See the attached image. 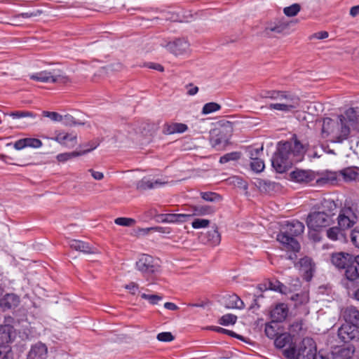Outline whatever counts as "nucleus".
Here are the masks:
<instances>
[{
  "label": "nucleus",
  "instance_id": "nucleus-33",
  "mask_svg": "<svg viewBox=\"0 0 359 359\" xmlns=\"http://www.w3.org/2000/svg\"><path fill=\"white\" fill-rule=\"evenodd\" d=\"M200 195L204 201L208 202H218L222 200L221 196L215 192H201Z\"/></svg>",
  "mask_w": 359,
  "mask_h": 359
},
{
  "label": "nucleus",
  "instance_id": "nucleus-43",
  "mask_svg": "<svg viewBox=\"0 0 359 359\" xmlns=\"http://www.w3.org/2000/svg\"><path fill=\"white\" fill-rule=\"evenodd\" d=\"M0 359H13V354L8 346H0Z\"/></svg>",
  "mask_w": 359,
  "mask_h": 359
},
{
  "label": "nucleus",
  "instance_id": "nucleus-21",
  "mask_svg": "<svg viewBox=\"0 0 359 359\" xmlns=\"http://www.w3.org/2000/svg\"><path fill=\"white\" fill-rule=\"evenodd\" d=\"M168 49L175 55H182L185 53L189 48V43L185 39H177L168 44Z\"/></svg>",
  "mask_w": 359,
  "mask_h": 359
},
{
  "label": "nucleus",
  "instance_id": "nucleus-35",
  "mask_svg": "<svg viewBox=\"0 0 359 359\" xmlns=\"http://www.w3.org/2000/svg\"><path fill=\"white\" fill-rule=\"evenodd\" d=\"M341 231L342 229L339 226H333L327 230V236L330 239L337 241L339 239V236H342Z\"/></svg>",
  "mask_w": 359,
  "mask_h": 359
},
{
  "label": "nucleus",
  "instance_id": "nucleus-36",
  "mask_svg": "<svg viewBox=\"0 0 359 359\" xmlns=\"http://www.w3.org/2000/svg\"><path fill=\"white\" fill-rule=\"evenodd\" d=\"M208 241L214 245H217L220 243L221 236L217 229H213L208 233Z\"/></svg>",
  "mask_w": 359,
  "mask_h": 359
},
{
  "label": "nucleus",
  "instance_id": "nucleus-14",
  "mask_svg": "<svg viewBox=\"0 0 359 359\" xmlns=\"http://www.w3.org/2000/svg\"><path fill=\"white\" fill-rule=\"evenodd\" d=\"M353 256L347 252H339L332 254L331 262L338 269H344L353 260Z\"/></svg>",
  "mask_w": 359,
  "mask_h": 359
},
{
  "label": "nucleus",
  "instance_id": "nucleus-6",
  "mask_svg": "<svg viewBox=\"0 0 359 359\" xmlns=\"http://www.w3.org/2000/svg\"><path fill=\"white\" fill-rule=\"evenodd\" d=\"M285 354L287 359H325L322 355H316V344L310 337L302 339L298 346V351L290 349L286 351Z\"/></svg>",
  "mask_w": 359,
  "mask_h": 359
},
{
  "label": "nucleus",
  "instance_id": "nucleus-52",
  "mask_svg": "<svg viewBox=\"0 0 359 359\" xmlns=\"http://www.w3.org/2000/svg\"><path fill=\"white\" fill-rule=\"evenodd\" d=\"M351 241L355 248H359V226L351 231Z\"/></svg>",
  "mask_w": 359,
  "mask_h": 359
},
{
  "label": "nucleus",
  "instance_id": "nucleus-16",
  "mask_svg": "<svg viewBox=\"0 0 359 359\" xmlns=\"http://www.w3.org/2000/svg\"><path fill=\"white\" fill-rule=\"evenodd\" d=\"M341 315L346 323H350L359 327V310L353 306H347L342 310Z\"/></svg>",
  "mask_w": 359,
  "mask_h": 359
},
{
  "label": "nucleus",
  "instance_id": "nucleus-53",
  "mask_svg": "<svg viewBox=\"0 0 359 359\" xmlns=\"http://www.w3.org/2000/svg\"><path fill=\"white\" fill-rule=\"evenodd\" d=\"M157 339L161 341L169 342L174 339V337L171 332H161L157 335Z\"/></svg>",
  "mask_w": 359,
  "mask_h": 359
},
{
  "label": "nucleus",
  "instance_id": "nucleus-55",
  "mask_svg": "<svg viewBox=\"0 0 359 359\" xmlns=\"http://www.w3.org/2000/svg\"><path fill=\"white\" fill-rule=\"evenodd\" d=\"M27 147L39 148L42 146V142L36 138H25Z\"/></svg>",
  "mask_w": 359,
  "mask_h": 359
},
{
  "label": "nucleus",
  "instance_id": "nucleus-42",
  "mask_svg": "<svg viewBox=\"0 0 359 359\" xmlns=\"http://www.w3.org/2000/svg\"><path fill=\"white\" fill-rule=\"evenodd\" d=\"M116 224L123 226H132L135 224V220L128 217H118L115 219Z\"/></svg>",
  "mask_w": 359,
  "mask_h": 359
},
{
  "label": "nucleus",
  "instance_id": "nucleus-61",
  "mask_svg": "<svg viewBox=\"0 0 359 359\" xmlns=\"http://www.w3.org/2000/svg\"><path fill=\"white\" fill-rule=\"evenodd\" d=\"M328 37V32L323 31L313 34L311 39H324Z\"/></svg>",
  "mask_w": 359,
  "mask_h": 359
},
{
  "label": "nucleus",
  "instance_id": "nucleus-2",
  "mask_svg": "<svg viewBox=\"0 0 359 359\" xmlns=\"http://www.w3.org/2000/svg\"><path fill=\"white\" fill-rule=\"evenodd\" d=\"M306 146L294 136L290 141L278 144V151L274 154L271 163L280 173L285 172L293 163L303 160L306 153Z\"/></svg>",
  "mask_w": 359,
  "mask_h": 359
},
{
  "label": "nucleus",
  "instance_id": "nucleus-58",
  "mask_svg": "<svg viewBox=\"0 0 359 359\" xmlns=\"http://www.w3.org/2000/svg\"><path fill=\"white\" fill-rule=\"evenodd\" d=\"M63 123L67 126H73V125H81L82 123L78 122L75 121L74 118L71 115H65L62 117Z\"/></svg>",
  "mask_w": 359,
  "mask_h": 359
},
{
  "label": "nucleus",
  "instance_id": "nucleus-32",
  "mask_svg": "<svg viewBox=\"0 0 359 359\" xmlns=\"http://www.w3.org/2000/svg\"><path fill=\"white\" fill-rule=\"evenodd\" d=\"M187 129L188 127L186 124L175 123L167 126L165 131L168 134H174L176 133H182L185 132Z\"/></svg>",
  "mask_w": 359,
  "mask_h": 359
},
{
  "label": "nucleus",
  "instance_id": "nucleus-48",
  "mask_svg": "<svg viewBox=\"0 0 359 359\" xmlns=\"http://www.w3.org/2000/svg\"><path fill=\"white\" fill-rule=\"evenodd\" d=\"M209 224L210 220L206 219H196L191 223V226L194 229L206 228Z\"/></svg>",
  "mask_w": 359,
  "mask_h": 359
},
{
  "label": "nucleus",
  "instance_id": "nucleus-25",
  "mask_svg": "<svg viewBox=\"0 0 359 359\" xmlns=\"http://www.w3.org/2000/svg\"><path fill=\"white\" fill-rule=\"evenodd\" d=\"M0 335L4 342L9 343L14 340L15 337V330L10 325H2L0 326Z\"/></svg>",
  "mask_w": 359,
  "mask_h": 359
},
{
  "label": "nucleus",
  "instance_id": "nucleus-29",
  "mask_svg": "<svg viewBox=\"0 0 359 359\" xmlns=\"http://www.w3.org/2000/svg\"><path fill=\"white\" fill-rule=\"evenodd\" d=\"M339 175H341L344 180L347 182L355 180L359 176V173L353 168H347L340 170Z\"/></svg>",
  "mask_w": 359,
  "mask_h": 359
},
{
  "label": "nucleus",
  "instance_id": "nucleus-4",
  "mask_svg": "<svg viewBox=\"0 0 359 359\" xmlns=\"http://www.w3.org/2000/svg\"><path fill=\"white\" fill-rule=\"evenodd\" d=\"M263 97L276 101L275 103L269 104V109L285 113L297 110L300 105L299 97L286 91H267Z\"/></svg>",
  "mask_w": 359,
  "mask_h": 359
},
{
  "label": "nucleus",
  "instance_id": "nucleus-17",
  "mask_svg": "<svg viewBox=\"0 0 359 359\" xmlns=\"http://www.w3.org/2000/svg\"><path fill=\"white\" fill-rule=\"evenodd\" d=\"M299 269L304 274V278L309 281L315 270V265L311 258L305 257L299 262Z\"/></svg>",
  "mask_w": 359,
  "mask_h": 359
},
{
  "label": "nucleus",
  "instance_id": "nucleus-20",
  "mask_svg": "<svg viewBox=\"0 0 359 359\" xmlns=\"http://www.w3.org/2000/svg\"><path fill=\"white\" fill-rule=\"evenodd\" d=\"M224 304L226 309H243L245 307L244 302L236 294H228L224 297Z\"/></svg>",
  "mask_w": 359,
  "mask_h": 359
},
{
  "label": "nucleus",
  "instance_id": "nucleus-9",
  "mask_svg": "<svg viewBox=\"0 0 359 359\" xmlns=\"http://www.w3.org/2000/svg\"><path fill=\"white\" fill-rule=\"evenodd\" d=\"M136 268L144 275H151L158 271L159 265L151 256L142 255L136 262Z\"/></svg>",
  "mask_w": 359,
  "mask_h": 359
},
{
  "label": "nucleus",
  "instance_id": "nucleus-23",
  "mask_svg": "<svg viewBox=\"0 0 359 359\" xmlns=\"http://www.w3.org/2000/svg\"><path fill=\"white\" fill-rule=\"evenodd\" d=\"M19 297L15 294H6L0 299V306L5 311L18 306Z\"/></svg>",
  "mask_w": 359,
  "mask_h": 359
},
{
  "label": "nucleus",
  "instance_id": "nucleus-39",
  "mask_svg": "<svg viewBox=\"0 0 359 359\" xmlns=\"http://www.w3.org/2000/svg\"><path fill=\"white\" fill-rule=\"evenodd\" d=\"M236 320H237L236 316H235L233 314L228 313V314L224 315L219 319V323L222 325L226 326L230 324H231V325L235 324Z\"/></svg>",
  "mask_w": 359,
  "mask_h": 359
},
{
  "label": "nucleus",
  "instance_id": "nucleus-3",
  "mask_svg": "<svg viewBox=\"0 0 359 359\" xmlns=\"http://www.w3.org/2000/svg\"><path fill=\"white\" fill-rule=\"evenodd\" d=\"M304 230V224L298 220L287 222L282 226L280 233L277 236V241L282 244L284 250L293 252L287 255L286 259L291 260L296 259L295 252L299 250L300 245L294 237L301 235Z\"/></svg>",
  "mask_w": 359,
  "mask_h": 359
},
{
  "label": "nucleus",
  "instance_id": "nucleus-11",
  "mask_svg": "<svg viewBox=\"0 0 359 359\" xmlns=\"http://www.w3.org/2000/svg\"><path fill=\"white\" fill-rule=\"evenodd\" d=\"M48 355V351L47 346L39 341L32 345L27 355V359H47Z\"/></svg>",
  "mask_w": 359,
  "mask_h": 359
},
{
  "label": "nucleus",
  "instance_id": "nucleus-27",
  "mask_svg": "<svg viewBox=\"0 0 359 359\" xmlns=\"http://www.w3.org/2000/svg\"><path fill=\"white\" fill-rule=\"evenodd\" d=\"M344 269L347 279L354 280L359 278V266L353 259Z\"/></svg>",
  "mask_w": 359,
  "mask_h": 359
},
{
  "label": "nucleus",
  "instance_id": "nucleus-57",
  "mask_svg": "<svg viewBox=\"0 0 359 359\" xmlns=\"http://www.w3.org/2000/svg\"><path fill=\"white\" fill-rule=\"evenodd\" d=\"M265 334L269 338H271V339H273L275 337H277L276 330L272 325H270V324L266 325Z\"/></svg>",
  "mask_w": 359,
  "mask_h": 359
},
{
  "label": "nucleus",
  "instance_id": "nucleus-1",
  "mask_svg": "<svg viewBox=\"0 0 359 359\" xmlns=\"http://www.w3.org/2000/svg\"><path fill=\"white\" fill-rule=\"evenodd\" d=\"M351 129L359 130V107L348 109L339 121L325 118L323 121L322 134L332 142L341 143L346 140Z\"/></svg>",
  "mask_w": 359,
  "mask_h": 359
},
{
  "label": "nucleus",
  "instance_id": "nucleus-38",
  "mask_svg": "<svg viewBox=\"0 0 359 359\" xmlns=\"http://www.w3.org/2000/svg\"><path fill=\"white\" fill-rule=\"evenodd\" d=\"M264 288L265 290H271L283 293V289L285 288V287L283 283L276 280L269 282L268 285H264Z\"/></svg>",
  "mask_w": 359,
  "mask_h": 359
},
{
  "label": "nucleus",
  "instance_id": "nucleus-40",
  "mask_svg": "<svg viewBox=\"0 0 359 359\" xmlns=\"http://www.w3.org/2000/svg\"><path fill=\"white\" fill-rule=\"evenodd\" d=\"M141 297L147 300L152 305L158 304L163 298L162 296L158 294H147L146 293L141 294Z\"/></svg>",
  "mask_w": 359,
  "mask_h": 359
},
{
  "label": "nucleus",
  "instance_id": "nucleus-64",
  "mask_svg": "<svg viewBox=\"0 0 359 359\" xmlns=\"http://www.w3.org/2000/svg\"><path fill=\"white\" fill-rule=\"evenodd\" d=\"M188 86L189 87V89L188 90L187 93L189 95H194L198 93V88L197 86H193L192 84H189Z\"/></svg>",
  "mask_w": 359,
  "mask_h": 359
},
{
  "label": "nucleus",
  "instance_id": "nucleus-28",
  "mask_svg": "<svg viewBox=\"0 0 359 359\" xmlns=\"http://www.w3.org/2000/svg\"><path fill=\"white\" fill-rule=\"evenodd\" d=\"M96 145L91 147L90 149H85L81 151H72V152H67V153H62L60 154L57 156V159L60 162H65L72 158L77 157L81 155H84L90 151L93 150L96 148Z\"/></svg>",
  "mask_w": 359,
  "mask_h": 359
},
{
  "label": "nucleus",
  "instance_id": "nucleus-8",
  "mask_svg": "<svg viewBox=\"0 0 359 359\" xmlns=\"http://www.w3.org/2000/svg\"><path fill=\"white\" fill-rule=\"evenodd\" d=\"M358 218L359 212L353 206L342 208L337 217L338 225L342 230L348 229L356 224Z\"/></svg>",
  "mask_w": 359,
  "mask_h": 359
},
{
  "label": "nucleus",
  "instance_id": "nucleus-18",
  "mask_svg": "<svg viewBox=\"0 0 359 359\" xmlns=\"http://www.w3.org/2000/svg\"><path fill=\"white\" fill-rule=\"evenodd\" d=\"M166 182L161 180H153L149 177H144L136 184L137 189L140 191H145L152 189L165 184Z\"/></svg>",
  "mask_w": 359,
  "mask_h": 359
},
{
  "label": "nucleus",
  "instance_id": "nucleus-26",
  "mask_svg": "<svg viewBox=\"0 0 359 359\" xmlns=\"http://www.w3.org/2000/svg\"><path fill=\"white\" fill-rule=\"evenodd\" d=\"M354 352L355 347L353 345L340 348L334 352V359H352Z\"/></svg>",
  "mask_w": 359,
  "mask_h": 359
},
{
  "label": "nucleus",
  "instance_id": "nucleus-10",
  "mask_svg": "<svg viewBox=\"0 0 359 359\" xmlns=\"http://www.w3.org/2000/svg\"><path fill=\"white\" fill-rule=\"evenodd\" d=\"M358 333V327L345 323L338 329L337 335L341 341L348 343L357 339Z\"/></svg>",
  "mask_w": 359,
  "mask_h": 359
},
{
  "label": "nucleus",
  "instance_id": "nucleus-12",
  "mask_svg": "<svg viewBox=\"0 0 359 359\" xmlns=\"http://www.w3.org/2000/svg\"><path fill=\"white\" fill-rule=\"evenodd\" d=\"M274 344L278 348H283L288 346V347L283 351V355L285 357V353L286 351L294 349L298 351V348H297L295 343L293 342L292 337L289 333H283L278 335L275 339Z\"/></svg>",
  "mask_w": 359,
  "mask_h": 359
},
{
  "label": "nucleus",
  "instance_id": "nucleus-51",
  "mask_svg": "<svg viewBox=\"0 0 359 359\" xmlns=\"http://www.w3.org/2000/svg\"><path fill=\"white\" fill-rule=\"evenodd\" d=\"M231 182L238 188L243 189L244 190L248 189V183L239 177H232L231 178Z\"/></svg>",
  "mask_w": 359,
  "mask_h": 359
},
{
  "label": "nucleus",
  "instance_id": "nucleus-63",
  "mask_svg": "<svg viewBox=\"0 0 359 359\" xmlns=\"http://www.w3.org/2000/svg\"><path fill=\"white\" fill-rule=\"evenodd\" d=\"M192 213H187V214H178V221L179 223L187 222L191 217H192Z\"/></svg>",
  "mask_w": 359,
  "mask_h": 359
},
{
  "label": "nucleus",
  "instance_id": "nucleus-44",
  "mask_svg": "<svg viewBox=\"0 0 359 359\" xmlns=\"http://www.w3.org/2000/svg\"><path fill=\"white\" fill-rule=\"evenodd\" d=\"M292 300L295 302V306L301 305L309 302V297L306 294H296L292 297Z\"/></svg>",
  "mask_w": 359,
  "mask_h": 359
},
{
  "label": "nucleus",
  "instance_id": "nucleus-13",
  "mask_svg": "<svg viewBox=\"0 0 359 359\" xmlns=\"http://www.w3.org/2000/svg\"><path fill=\"white\" fill-rule=\"evenodd\" d=\"M229 135L227 134L226 131L214 130L213 135L210 138V143L212 147L217 150H221L225 148L229 143Z\"/></svg>",
  "mask_w": 359,
  "mask_h": 359
},
{
  "label": "nucleus",
  "instance_id": "nucleus-31",
  "mask_svg": "<svg viewBox=\"0 0 359 359\" xmlns=\"http://www.w3.org/2000/svg\"><path fill=\"white\" fill-rule=\"evenodd\" d=\"M255 184L261 191L264 192H269L275 187L274 182L262 179H257Z\"/></svg>",
  "mask_w": 359,
  "mask_h": 359
},
{
  "label": "nucleus",
  "instance_id": "nucleus-19",
  "mask_svg": "<svg viewBox=\"0 0 359 359\" xmlns=\"http://www.w3.org/2000/svg\"><path fill=\"white\" fill-rule=\"evenodd\" d=\"M288 311V307L285 304H278L271 310V318L274 322H282L287 318Z\"/></svg>",
  "mask_w": 359,
  "mask_h": 359
},
{
  "label": "nucleus",
  "instance_id": "nucleus-24",
  "mask_svg": "<svg viewBox=\"0 0 359 359\" xmlns=\"http://www.w3.org/2000/svg\"><path fill=\"white\" fill-rule=\"evenodd\" d=\"M69 246L72 249L83 253L91 254L95 252V249L88 243L79 240L71 241Z\"/></svg>",
  "mask_w": 359,
  "mask_h": 359
},
{
  "label": "nucleus",
  "instance_id": "nucleus-49",
  "mask_svg": "<svg viewBox=\"0 0 359 359\" xmlns=\"http://www.w3.org/2000/svg\"><path fill=\"white\" fill-rule=\"evenodd\" d=\"M287 25L286 24L278 23L274 26H268L265 31L267 34H269V32L281 33L287 28Z\"/></svg>",
  "mask_w": 359,
  "mask_h": 359
},
{
  "label": "nucleus",
  "instance_id": "nucleus-22",
  "mask_svg": "<svg viewBox=\"0 0 359 359\" xmlns=\"http://www.w3.org/2000/svg\"><path fill=\"white\" fill-rule=\"evenodd\" d=\"M55 140L67 147H74L77 142V136L73 133H60L55 137Z\"/></svg>",
  "mask_w": 359,
  "mask_h": 359
},
{
  "label": "nucleus",
  "instance_id": "nucleus-54",
  "mask_svg": "<svg viewBox=\"0 0 359 359\" xmlns=\"http://www.w3.org/2000/svg\"><path fill=\"white\" fill-rule=\"evenodd\" d=\"M43 115L46 117L50 118L53 121L60 122L62 121V116L57 112L43 111Z\"/></svg>",
  "mask_w": 359,
  "mask_h": 359
},
{
  "label": "nucleus",
  "instance_id": "nucleus-15",
  "mask_svg": "<svg viewBox=\"0 0 359 359\" xmlns=\"http://www.w3.org/2000/svg\"><path fill=\"white\" fill-rule=\"evenodd\" d=\"M291 178L299 183H309L316 179L315 172L312 170L296 169L290 173Z\"/></svg>",
  "mask_w": 359,
  "mask_h": 359
},
{
  "label": "nucleus",
  "instance_id": "nucleus-37",
  "mask_svg": "<svg viewBox=\"0 0 359 359\" xmlns=\"http://www.w3.org/2000/svg\"><path fill=\"white\" fill-rule=\"evenodd\" d=\"M221 109V106L216 102H208L205 104L202 109V114H208L217 111Z\"/></svg>",
  "mask_w": 359,
  "mask_h": 359
},
{
  "label": "nucleus",
  "instance_id": "nucleus-5",
  "mask_svg": "<svg viewBox=\"0 0 359 359\" xmlns=\"http://www.w3.org/2000/svg\"><path fill=\"white\" fill-rule=\"evenodd\" d=\"M323 208L328 210H319L311 212L306 219L308 228L314 231H318L323 227L327 226L332 221L333 210L336 209V204L333 201L327 200L323 203Z\"/></svg>",
  "mask_w": 359,
  "mask_h": 359
},
{
  "label": "nucleus",
  "instance_id": "nucleus-62",
  "mask_svg": "<svg viewBox=\"0 0 359 359\" xmlns=\"http://www.w3.org/2000/svg\"><path fill=\"white\" fill-rule=\"evenodd\" d=\"M147 67L150 69H156L159 72H163V70H164L163 67L158 63L149 62V63L147 64Z\"/></svg>",
  "mask_w": 359,
  "mask_h": 359
},
{
  "label": "nucleus",
  "instance_id": "nucleus-34",
  "mask_svg": "<svg viewBox=\"0 0 359 359\" xmlns=\"http://www.w3.org/2000/svg\"><path fill=\"white\" fill-rule=\"evenodd\" d=\"M301 6L298 4H294L290 6L285 7L283 9V13L288 17H293L297 15L300 11Z\"/></svg>",
  "mask_w": 359,
  "mask_h": 359
},
{
  "label": "nucleus",
  "instance_id": "nucleus-56",
  "mask_svg": "<svg viewBox=\"0 0 359 359\" xmlns=\"http://www.w3.org/2000/svg\"><path fill=\"white\" fill-rule=\"evenodd\" d=\"M124 287L128 290L129 292L133 295H135L140 292L138 284L134 282H130V283L126 285Z\"/></svg>",
  "mask_w": 359,
  "mask_h": 359
},
{
  "label": "nucleus",
  "instance_id": "nucleus-60",
  "mask_svg": "<svg viewBox=\"0 0 359 359\" xmlns=\"http://www.w3.org/2000/svg\"><path fill=\"white\" fill-rule=\"evenodd\" d=\"M88 172L95 180H102L104 178V174L101 172L95 171L93 169H89Z\"/></svg>",
  "mask_w": 359,
  "mask_h": 359
},
{
  "label": "nucleus",
  "instance_id": "nucleus-46",
  "mask_svg": "<svg viewBox=\"0 0 359 359\" xmlns=\"http://www.w3.org/2000/svg\"><path fill=\"white\" fill-rule=\"evenodd\" d=\"M211 330L217 332H219V333H224V334H226L229 336H231L233 337H236L237 339H239L241 340H243V337L241 336V335H239L235 332H233V331H231V330H226L224 328H222V327H212L211 328Z\"/></svg>",
  "mask_w": 359,
  "mask_h": 359
},
{
  "label": "nucleus",
  "instance_id": "nucleus-7",
  "mask_svg": "<svg viewBox=\"0 0 359 359\" xmlns=\"http://www.w3.org/2000/svg\"><path fill=\"white\" fill-rule=\"evenodd\" d=\"M30 79L42 83H67L70 80L60 70L41 71L29 76Z\"/></svg>",
  "mask_w": 359,
  "mask_h": 359
},
{
  "label": "nucleus",
  "instance_id": "nucleus-50",
  "mask_svg": "<svg viewBox=\"0 0 359 359\" xmlns=\"http://www.w3.org/2000/svg\"><path fill=\"white\" fill-rule=\"evenodd\" d=\"M162 222L164 223H179L178 214L170 213L161 215Z\"/></svg>",
  "mask_w": 359,
  "mask_h": 359
},
{
  "label": "nucleus",
  "instance_id": "nucleus-59",
  "mask_svg": "<svg viewBox=\"0 0 359 359\" xmlns=\"http://www.w3.org/2000/svg\"><path fill=\"white\" fill-rule=\"evenodd\" d=\"M27 147V144H26V140L25 138L20 139L18 141H16L14 143V148L16 150H20Z\"/></svg>",
  "mask_w": 359,
  "mask_h": 359
},
{
  "label": "nucleus",
  "instance_id": "nucleus-47",
  "mask_svg": "<svg viewBox=\"0 0 359 359\" xmlns=\"http://www.w3.org/2000/svg\"><path fill=\"white\" fill-rule=\"evenodd\" d=\"M263 151V147H261L259 148H253L250 147L248 150V156L252 160L259 158L261 154Z\"/></svg>",
  "mask_w": 359,
  "mask_h": 359
},
{
  "label": "nucleus",
  "instance_id": "nucleus-30",
  "mask_svg": "<svg viewBox=\"0 0 359 359\" xmlns=\"http://www.w3.org/2000/svg\"><path fill=\"white\" fill-rule=\"evenodd\" d=\"M214 210L208 205H196L192 207V215L198 216H203L213 213Z\"/></svg>",
  "mask_w": 359,
  "mask_h": 359
},
{
  "label": "nucleus",
  "instance_id": "nucleus-41",
  "mask_svg": "<svg viewBox=\"0 0 359 359\" xmlns=\"http://www.w3.org/2000/svg\"><path fill=\"white\" fill-rule=\"evenodd\" d=\"M250 167L256 172H260L264 169V163L260 158L254 159L250 162Z\"/></svg>",
  "mask_w": 359,
  "mask_h": 359
},
{
  "label": "nucleus",
  "instance_id": "nucleus-45",
  "mask_svg": "<svg viewBox=\"0 0 359 359\" xmlns=\"http://www.w3.org/2000/svg\"><path fill=\"white\" fill-rule=\"evenodd\" d=\"M240 158V154L238 152H231L226 154L224 156H222L220 159L219 162L221 163H226L230 161H236L238 160Z\"/></svg>",
  "mask_w": 359,
  "mask_h": 359
}]
</instances>
